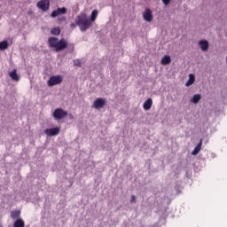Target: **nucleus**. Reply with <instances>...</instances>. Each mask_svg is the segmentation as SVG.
Returning <instances> with one entry per match:
<instances>
[{
    "label": "nucleus",
    "mask_w": 227,
    "mask_h": 227,
    "mask_svg": "<svg viewBox=\"0 0 227 227\" xmlns=\"http://www.w3.org/2000/svg\"><path fill=\"white\" fill-rule=\"evenodd\" d=\"M199 45L204 52H207L208 51V41L207 40H201L199 42Z\"/></svg>",
    "instance_id": "11"
},
{
    "label": "nucleus",
    "mask_w": 227,
    "mask_h": 227,
    "mask_svg": "<svg viewBox=\"0 0 227 227\" xmlns=\"http://www.w3.org/2000/svg\"><path fill=\"white\" fill-rule=\"evenodd\" d=\"M12 219H17L20 217V210H14L11 212Z\"/></svg>",
    "instance_id": "19"
},
{
    "label": "nucleus",
    "mask_w": 227,
    "mask_h": 227,
    "mask_svg": "<svg viewBox=\"0 0 227 227\" xmlns=\"http://www.w3.org/2000/svg\"><path fill=\"white\" fill-rule=\"evenodd\" d=\"M200 100H201V95H200V94H195V95L192 97L191 102H192V104H198V102H200Z\"/></svg>",
    "instance_id": "18"
},
{
    "label": "nucleus",
    "mask_w": 227,
    "mask_h": 227,
    "mask_svg": "<svg viewBox=\"0 0 227 227\" xmlns=\"http://www.w3.org/2000/svg\"><path fill=\"white\" fill-rule=\"evenodd\" d=\"M75 24L80 27V31H86L91 27V21L88 20V16L85 13H81L75 19Z\"/></svg>",
    "instance_id": "2"
},
{
    "label": "nucleus",
    "mask_w": 227,
    "mask_h": 227,
    "mask_svg": "<svg viewBox=\"0 0 227 227\" xmlns=\"http://www.w3.org/2000/svg\"><path fill=\"white\" fill-rule=\"evenodd\" d=\"M161 65H169L171 63V57L169 55H165L160 61Z\"/></svg>",
    "instance_id": "14"
},
{
    "label": "nucleus",
    "mask_w": 227,
    "mask_h": 227,
    "mask_svg": "<svg viewBox=\"0 0 227 227\" xmlns=\"http://www.w3.org/2000/svg\"><path fill=\"white\" fill-rule=\"evenodd\" d=\"M9 77L12 79V81L19 82L20 81V76L17 74V69H13L12 72L9 73Z\"/></svg>",
    "instance_id": "13"
},
{
    "label": "nucleus",
    "mask_w": 227,
    "mask_h": 227,
    "mask_svg": "<svg viewBox=\"0 0 227 227\" xmlns=\"http://www.w3.org/2000/svg\"><path fill=\"white\" fill-rule=\"evenodd\" d=\"M67 115H68V112L63 110V108L55 109L52 114L55 120H63V118H65V116H67Z\"/></svg>",
    "instance_id": "4"
},
{
    "label": "nucleus",
    "mask_w": 227,
    "mask_h": 227,
    "mask_svg": "<svg viewBox=\"0 0 227 227\" xmlns=\"http://www.w3.org/2000/svg\"><path fill=\"white\" fill-rule=\"evenodd\" d=\"M70 27H71V29H75L77 25H76V23H71Z\"/></svg>",
    "instance_id": "26"
},
{
    "label": "nucleus",
    "mask_w": 227,
    "mask_h": 227,
    "mask_svg": "<svg viewBox=\"0 0 227 227\" xmlns=\"http://www.w3.org/2000/svg\"><path fill=\"white\" fill-rule=\"evenodd\" d=\"M162 3L166 4V6H168V4H169V3H171V0H162Z\"/></svg>",
    "instance_id": "25"
},
{
    "label": "nucleus",
    "mask_w": 227,
    "mask_h": 227,
    "mask_svg": "<svg viewBox=\"0 0 227 227\" xmlns=\"http://www.w3.org/2000/svg\"><path fill=\"white\" fill-rule=\"evenodd\" d=\"M74 64L75 65V67H81L82 62L80 59H76V60H74Z\"/></svg>",
    "instance_id": "23"
},
{
    "label": "nucleus",
    "mask_w": 227,
    "mask_h": 227,
    "mask_svg": "<svg viewBox=\"0 0 227 227\" xmlns=\"http://www.w3.org/2000/svg\"><path fill=\"white\" fill-rule=\"evenodd\" d=\"M37 8L42 10V12H47L51 6V1L49 0H41L36 4Z\"/></svg>",
    "instance_id": "5"
},
{
    "label": "nucleus",
    "mask_w": 227,
    "mask_h": 227,
    "mask_svg": "<svg viewBox=\"0 0 227 227\" xmlns=\"http://www.w3.org/2000/svg\"><path fill=\"white\" fill-rule=\"evenodd\" d=\"M143 18L146 20V22H152L153 20L152 11L150 9H145V12L143 13Z\"/></svg>",
    "instance_id": "9"
},
{
    "label": "nucleus",
    "mask_w": 227,
    "mask_h": 227,
    "mask_svg": "<svg viewBox=\"0 0 227 227\" xmlns=\"http://www.w3.org/2000/svg\"><path fill=\"white\" fill-rule=\"evenodd\" d=\"M130 203H136V196L135 195L131 196Z\"/></svg>",
    "instance_id": "24"
},
{
    "label": "nucleus",
    "mask_w": 227,
    "mask_h": 227,
    "mask_svg": "<svg viewBox=\"0 0 227 227\" xmlns=\"http://www.w3.org/2000/svg\"><path fill=\"white\" fill-rule=\"evenodd\" d=\"M97 15H98V11L94 10L91 12V16H90V22H95V20H97Z\"/></svg>",
    "instance_id": "20"
},
{
    "label": "nucleus",
    "mask_w": 227,
    "mask_h": 227,
    "mask_svg": "<svg viewBox=\"0 0 227 227\" xmlns=\"http://www.w3.org/2000/svg\"><path fill=\"white\" fill-rule=\"evenodd\" d=\"M195 81H196V78H195L194 74H191L189 75V80L186 82L185 86H192V84H194Z\"/></svg>",
    "instance_id": "15"
},
{
    "label": "nucleus",
    "mask_w": 227,
    "mask_h": 227,
    "mask_svg": "<svg viewBox=\"0 0 227 227\" xmlns=\"http://www.w3.org/2000/svg\"><path fill=\"white\" fill-rule=\"evenodd\" d=\"M92 106L94 109H102L106 106V99L98 98L94 101Z\"/></svg>",
    "instance_id": "7"
},
{
    "label": "nucleus",
    "mask_w": 227,
    "mask_h": 227,
    "mask_svg": "<svg viewBox=\"0 0 227 227\" xmlns=\"http://www.w3.org/2000/svg\"><path fill=\"white\" fill-rule=\"evenodd\" d=\"M51 34L54 35L55 36H59V35L61 34V28H59V27H53L51 30Z\"/></svg>",
    "instance_id": "17"
},
{
    "label": "nucleus",
    "mask_w": 227,
    "mask_h": 227,
    "mask_svg": "<svg viewBox=\"0 0 227 227\" xmlns=\"http://www.w3.org/2000/svg\"><path fill=\"white\" fill-rule=\"evenodd\" d=\"M13 226L14 227H24V226H26V223H24V220H22L21 218H19L14 222Z\"/></svg>",
    "instance_id": "16"
},
{
    "label": "nucleus",
    "mask_w": 227,
    "mask_h": 227,
    "mask_svg": "<svg viewBox=\"0 0 227 227\" xmlns=\"http://www.w3.org/2000/svg\"><path fill=\"white\" fill-rule=\"evenodd\" d=\"M152 106H153V101L152 100V98H148L143 105V108L145 109V111H150V109H152Z\"/></svg>",
    "instance_id": "12"
},
{
    "label": "nucleus",
    "mask_w": 227,
    "mask_h": 227,
    "mask_svg": "<svg viewBox=\"0 0 227 227\" xmlns=\"http://www.w3.org/2000/svg\"><path fill=\"white\" fill-rule=\"evenodd\" d=\"M66 13H67L66 7L57 8V10H55L51 12V17L52 19H56V17H59V15H66Z\"/></svg>",
    "instance_id": "6"
},
{
    "label": "nucleus",
    "mask_w": 227,
    "mask_h": 227,
    "mask_svg": "<svg viewBox=\"0 0 227 227\" xmlns=\"http://www.w3.org/2000/svg\"><path fill=\"white\" fill-rule=\"evenodd\" d=\"M50 47L55 49L56 52L65 51L68 47V42L65 39H59L58 37L51 36L48 39Z\"/></svg>",
    "instance_id": "1"
},
{
    "label": "nucleus",
    "mask_w": 227,
    "mask_h": 227,
    "mask_svg": "<svg viewBox=\"0 0 227 227\" xmlns=\"http://www.w3.org/2000/svg\"><path fill=\"white\" fill-rule=\"evenodd\" d=\"M8 49V41L0 42V51H6Z\"/></svg>",
    "instance_id": "21"
},
{
    "label": "nucleus",
    "mask_w": 227,
    "mask_h": 227,
    "mask_svg": "<svg viewBox=\"0 0 227 227\" xmlns=\"http://www.w3.org/2000/svg\"><path fill=\"white\" fill-rule=\"evenodd\" d=\"M62 82H63V76L58 74V75H53L50 77V79L47 82V84L51 88L52 86H58V84H61Z\"/></svg>",
    "instance_id": "3"
},
{
    "label": "nucleus",
    "mask_w": 227,
    "mask_h": 227,
    "mask_svg": "<svg viewBox=\"0 0 227 227\" xmlns=\"http://www.w3.org/2000/svg\"><path fill=\"white\" fill-rule=\"evenodd\" d=\"M61 22H67V18L65 16H61L57 19V24H61Z\"/></svg>",
    "instance_id": "22"
},
{
    "label": "nucleus",
    "mask_w": 227,
    "mask_h": 227,
    "mask_svg": "<svg viewBox=\"0 0 227 227\" xmlns=\"http://www.w3.org/2000/svg\"><path fill=\"white\" fill-rule=\"evenodd\" d=\"M201 146H203V139H200L197 146L192 152V155H198L201 152Z\"/></svg>",
    "instance_id": "10"
},
{
    "label": "nucleus",
    "mask_w": 227,
    "mask_h": 227,
    "mask_svg": "<svg viewBox=\"0 0 227 227\" xmlns=\"http://www.w3.org/2000/svg\"><path fill=\"white\" fill-rule=\"evenodd\" d=\"M60 130L61 129L58 127L46 129L44 130V134H46V136H50V137L58 136V134H59Z\"/></svg>",
    "instance_id": "8"
}]
</instances>
